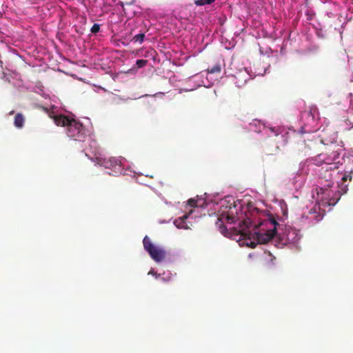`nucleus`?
<instances>
[{
  "label": "nucleus",
  "mask_w": 353,
  "mask_h": 353,
  "mask_svg": "<svg viewBox=\"0 0 353 353\" xmlns=\"http://www.w3.org/2000/svg\"><path fill=\"white\" fill-rule=\"evenodd\" d=\"M322 3H327V0H319Z\"/></svg>",
  "instance_id": "obj_35"
},
{
  "label": "nucleus",
  "mask_w": 353,
  "mask_h": 353,
  "mask_svg": "<svg viewBox=\"0 0 353 353\" xmlns=\"http://www.w3.org/2000/svg\"><path fill=\"white\" fill-rule=\"evenodd\" d=\"M25 122V118L21 113H17L14 119V125L15 127L18 128H21L23 127Z\"/></svg>",
  "instance_id": "obj_22"
},
{
  "label": "nucleus",
  "mask_w": 353,
  "mask_h": 353,
  "mask_svg": "<svg viewBox=\"0 0 353 353\" xmlns=\"http://www.w3.org/2000/svg\"><path fill=\"white\" fill-rule=\"evenodd\" d=\"M158 196L161 199V201H164V203L167 205H170V203H169L168 201H167L164 198L163 196L161 195V194H158Z\"/></svg>",
  "instance_id": "obj_31"
},
{
  "label": "nucleus",
  "mask_w": 353,
  "mask_h": 353,
  "mask_svg": "<svg viewBox=\"0 0 353 353\" xmlns=\"http://www.w3.org/2000/svg\"><path fill=\"white\" fill-rule=\"evenodd\" d=\"M323 124L321 132H323L321 135V143L323 145H332L336 143V139L338 134L331 128H327L328 127V121L325 118L323 119Z\"/></svg>",
  "instance_id": "obj_15"
},
{
  "label": "nucleus",
  "mask_w": 353,
  "mask_h": 353,
  "mask_svg": "<svg viewBox=\"0 0 353 353\" xmlns=\"http://www.w3.org/2000/svg\"><path fill=\"white\" fill-rule=\"evenodd\" d=\"M103 164L107 168L117 169V166H121V161L115 157H110L108 159H105Z\"/></svg>",
  "instance_id": "obj_20"
},
{
  "label": "nucleus",
  "mask_w": 353,
  "mask_h": 353,
  "mask_svg": "<svg viewBox=\"0 0 353 353\" xmlns=\"http://www.w3.org/2000/svg\"><path fill=\"white\" fill-rule=\"evenodd\" d=\"M345 24V23H343L341 25V28H344Z\"/></svg>",
  "instance_id": "obj_37"
},
{
  "label": "nucleus",
  "mask_w": 353,
  "mask_h": 353,
  "mask_svg": "<svg viewBox=\"0 0 353 353\" xmlns=\"http://www.w3.org/2000/svg\"><path fill=\"white\" fill-rule=\"evenodd\" d=\"M222 69V63L221 61H218L214 65L209 67L207 70L205 71L208 72V74L210 75L211 77H216V80L218 79L219 75L221 74Z\"/></svg>",
  "instance_id": "obj_18"
},
{
  "label": "nucleus",
  "mask_w": 353,
  "mask_h": 353,
  "mask_svg": "<svg viewBox=\"0 0 353 353\" xmlns=\"http://www.w3.org/2000/svg\"><path fill=\"white\" fill-rule=\"evenodd\" d=\"M186 7L181 8L179 11L174 10V15L156 13V30L165 28L163 32L169 30L172 34H177L186 29L189 24L190 13L187 12Z\"/></svg>",
  "instance_id": "obj_6"
},
{
  "label": "nucleus",
  "mask_w": 353,
  "mask_h": 353,
  "mask_svg": "<svg viewBox=\"0 0 353 353\" xmlns=\"http://www.w3.org/2000/svg\"><path fill=\"white\" fill-rule=\"evenodd\" d=\"M269 63L263 65V68H257L254 66V70L252 68H243L236 72L234 77L235 79V85L238 88H241L251 79L256 76H263L267 73L269 68Z\"/></svg>",
  "instance_id": "obj_12"
},
{
  "label": "nucleus",
  "mask_w": 353,
  "mask_h": 353,
  "mask_svg": "<svg viewBox=\"0 0 353 353\" xmlns=\"http://www.w3.org/2000/svg\"><path fill=\"white\" fill-rule=\"evenodd\" d=\"M260 52L261 54H265L268 53V51L263 52V49L260 48Z\"/></svg>",
  "instance_id": "obj_34"
},
{
  "label": "nucleus",
  "mask_w": 353,
  "mask_h": 353,
  "mask_svg": "<svg viewBox=\"0 0 353 353\" xmlns=\"http://www.w3.org/2000/svg\"><path fill=\"white\" fill-rule=\"evenodd\" d=\"M215 0H196L194 3L198 6L209 5L214 2Z\"/></svg>",
  "instance_id": "obj_26"
},
{
  "label": "nucleus",
  "mask_w": 353,
  "mask_h": 353,
  "mask_svg": "<svg viewBox=\"0 0 353 353\" xmlns=\"http://www.w3.org/2000/svg\"><path fill=\"white\" fill-rule=\"evenodd\" d=\"M353 168L347 167L345 172H326L321 174L314 185L311 194L313 201L318 208L330 212L340 200L341 196L347 193L349 182L352 180Z\"/></svg>",
  "instance_id": "obj_3"
},
{
  "label": "nucleus",
  "mask_w": 353,
  "mask_h": 353,
  "mask_svg": "<svg viewBox=\"0 0 353 353\" xmlns=\"http://www.w3.org/2000/svg\"><path fill=\"white\" fill-rule=\"evenodd\" d=\"M43 109L48 114L49 117L53 119L54 123H55V120L57 118H59L60 117H65L63 114L56 115V114H54V112L53 111H50L47 108L43 107Z\"/></svg>",
  "instance_id": "obj_24"
},
{
  "label": "nucleus",
  "mask_w": 353,
  "mask_h": 353,
  "mask_svg": "<svg viewBox=\"0 0 353 353\" xmlns=\"http://www.w3.org/2000/svg\"><path fill=\"white\" fill-rule=\"evenodd\" d=\"M159 223H163V221H161V220H159Z\"/></svg>",
  "instance_id": "obj_38"
},
{
  "label": "nucleus",
  "mask_w": 353,
  "mask_h": 353,
  "mask_svg": "<svg viewBox=\"0 0 353 353\" xmlns=\"http://www.w3.org/2000/svg\"><path fill=\"white\" fill-rule=\"evenodd\" d=\"M216 81V77H211L208 74V72L203 70L189 77L186 82L187 88L181 89L179 93H181L183 91H193L201 86L210 88Z\"/></svg>",
  "instance_id": "obj_11"
},
{
  "label": "nucleus",
  "mask_w": 353,
  "mask_h": 353,
  "mask_svg": "<svg viewBox=\"0 0 353 353\" xmlns=\"http://www.w3.org/2000/svg\"><path fill=\"white\" fill-rule=\"evenodd\" d=\"M143 243L145 250L149 252L151 258L154 259V246L148 236L144 237Z\"/></svg>",
  "instance_id": "obj_19"
},
{
  "label": "nucleus",
  "mask_w": 353,
  "mask_h": 353,
  "mask_svg": "<svg viewBox=\"0 0 353 353\" xmlns=\"http://www.w3.org/2000/svg\"><path fill=\"white\" fill-rule=\"evenodd\" d=\"M13 113H14V111L12 110V111H11L9 114H12Z\"/></svg>",
  "instance_id": "obj_39"
},
{
  "label": "nucleus",
  "mask_w": 353,
  "mask_h": 353,
  "mask_svg": "<svg viewBox=\"0 0 353 353\" xmlns=\"http://www.w3.org/2000/svg\"><path fill=\"white\" fill-rule=\"evenodd\" d=\"M329 18H333L335 17V14L332 12H327L325 14Z\"/></svg>",
  "instance_id": "obj_32"
},
{
  "label": "nucleus",
  "mask_w": 353,
  "mask_h": 353,
  "mask_svg": "<svg viewBox=\"0 0 353 353\" xmlns=\"http://www.w3.org/2000/svg\"><path fill=\"white\" fill-rule=\"evenodd\" d=\"M57 126L66 127L68 136L74 141H83L86 137V130L83 124L68 117H60L55 120Z\"/></svg>",
  "instance_id": "obj_10"
},
{
  "label": "nucleus",
  "mask_w": 353,
  "mask_h": 353,
  "mask_svg": "<svg viewBox=\"0 0 353 353\" xmlns=\"http://www.w3.org/2000/svg\"><path fill=\"white\" fill-rule=\"evenodd\" d=\"M344 150L339 149L338 150L334 151L332 154H324V165L325 167L322 168L325 169L326 172H333L334 170L336 172H339L336 168H338L339 164L344 163L342 161V157H341V152H343Z\"/></svg>",
  "instance_id": "obj_14"
},
{
  "label": "nucleus",
  "mask_w": 353,
  "mask_h": 353,
  "mask_svg": "<svg viewBox=\"0 0 353 353\" xmlns=\"http://www.w3.org/2000/svg\"><path fill=\"white\" fill-rule=\"evenodd\" d=\"M221 43L227 50H231L234 48L236 41L234 39H228L224 37H221Z\"/></svg>",
  "instance_id": "obj_21"
},
{
  "label": "nucleus",
  "mask_w": 353,
  "mask_h": 353,
  "mask_svg": "<svg viewBox=\"0 0 353 353\" xmlns=\"http://www.w3.org/2000/svg\"><path fill=\"white\" fill-rule=\"evenodd\" d=\"M240 200L242 214L239 216L234 226L239 236L236 242L240 246L254 248L271 241L279 248L299 249L303 235L299 229L284 223L288 217V210L283 200L279 201L270 209L261 208L259 205H263V201Z\"/></svg>",
  "instance_id": "obj_1"
},
{
  "label": "nucleus",
  "mask_w": 353,
  "mask_h": 353,
  "mask_svg": "<svg viewBox=\"0 0 353 353\" xmlns=\"http://www.w3.org/2000/svg\"><path fill=\"white\" fill-rule=\"evenodd\" d=\"M148 274H152V275H154V269H151L149 272H148Z\"/></svg>",
  "instance_id": "obj_33"
},
{
  "label": "nucleus",
  "mask_w": 353,
  "mask_h": 353,
  "mask_svg": "<svg viewBox=\"0 0 353 353\" xmlns=\"http://www.w3.org/2000/svg\"><path fill=\"white\" fill-rule=\"evenodd\" d=\"M241 200L235 199L232 196H226L221 199L219 194H205L204 197L197 196L196 198L190 199L188 201V205L194 209L174 219L173 223L179 229L188 230L190 229L189 225H192V219L205 216L206 212L209 216L216 213V227L223 236H229L230 232L225 225L234 230L236 220L239 214H241Z\"/></svg>",
  "instance_id": "obj_2"
},
{
  "label": "nucleus",
  "mask_w": 353,
  "mask_h": 353,
  "mask_svg": "<svg viewBox=\"0 0 353 353\" xmlns=\"http://www.w3.org/2000/svg\"><path fill=\"white\" fill-rule=\"evenodd\" d=\"M165 94H167V99L168 100H170L174 97L175 92H174V90H173V91L169 90L166 92H156L155 96H156V98H160V97L161 98Z\"/></svg>",
  "instance_id": "obj_23"
},
{
  "label": "nucleus",
  "mask_w": 353,
  "mask_h": 353,
  "mask_svg": "<svg viewBox=\"0 0 353 353\" xmlns=\"http://www.w3.org/2000/svg\"><path fill=\"white\" fill-rule=\"evenodd\" d=\"M243 128L264 137H274L276 148L284 146L288 143L291 130L285 125L274 124L259 119H252Z\"/></svg>",
  "instance_id": "obj_5"
},
{
  "label": "nucleus",
  "mask_w": 353,
  "mask_h": 353,
  "mask_svg": "<svg viewBox=\"0 0 353 353\" xmlns=\"http://www.w3.org/2000/svg\"><path fill=\"white\" fill-rule=\"evenodd\" d=\"M100 30V26L97 23H94L90 29L92 33L96 34Z\"/></svg>",
  "instance_id": "obj_29"
},
{
  "label": "nucleus",
  "mask_w": 353,
  "mask_h": 353,
  "mask_svg": "<svg viewBox=\"0 0 353 353\" xmlns=\"http://www.w3.org/2000/svg\"><path fill=\"white\" fill-rule=\"evenodd\" d=\"M147 60L138 59L136 62V65H137L138 68H143L147 64Z\"/></svg>",
  "instance_id": "obj_28"
},
{
  "label": "nucleus",
  "mask_w": 353,
  "mask_h": 353,
  "mask_svg": "<svg viewBox=\"0 0 353 353\" xmlns=\"http://www.w3.org/2000/svg\"><path fill=\"white\" fill-rule=\"evenodd\" d=\"M265 37L272 39L273 40H275L276 39V32H272L270 34L266 33Z\"/></svg>",
  "instance_id": "obj_30"
},
{
  "label": "nucleus",
  "mask_w": 353,
  "mask_h": 353,
  "mask_svg": "<svg viewBox=\"0 0 353 353\" xmlns=\"http://www.w3.org/2000/svg\"><path fill=\"white\" fill-rule=\"evenodd\" d=\"M176 260V255L170 249L156 245V279L168 282L172 279L176 274L170 270H164L163 268L172 264Z\"/></svg>",
  "instance_id": "obj_7"
},
{
  "label": "nucleus",
  "mask_w": 353,
  "mask_h": 353,
  "mask_svg": "<svg viewBox=\"0 0 353 353\" xmlns=\"http://www.w3.org/2000/svg\"><path fill=\"white\" fill-rule=\"evenodd\" d=\"M321 121L318 108L315 106L311 107L309 111H304L301 114L299 133H312L320 130L323 127V125H319V122Z\"/></svg>",
  "instance_id": "obj_9"
},
{
  "label": "nucleus",
  "mask_w": 353,
  "mask_h": 353,
  "mask_svg": "<svg viewBox=\"0 0 353 353\" xmlns=\"http://www.w3.org/2000/svg\"><path fill=\"white\" fill-rule=\"evenodd\" d=\"M0 63H2V61H0Z\"/></svg>",
  "instance_id": "obj_41"
},
{
  "label": "nucleus",
  "mask_w": 353,
  "mask_h": 353,
  "mask_svg": "<svg viewBox=\"0 0 353 353\" xmlns=\"http://www.w3.org/2000/svg\"><path fill=\"white\" fill-rule=\"evenodd\" d=\"M281 54H283V47H281Z\"/></svg>",
  "instance_id": "obj_36"
},
{
  "label": "nucleus",
  "mask_w": 353,
  "mask_h": 353,
  "mask_svg": "<svg viewBox=\"0 0 353 353\" xmlns=\"http://www.w3.org/2000/svg\"><path fill=\"white\" fill-rule=\"evenodd\" d=\"M325 213V212L319 209L318 206L312 202L296 213L294 223L302 228H307L321 221Z\"/></svg>",
  "instance_id": "obj_8"
},
{
  "label": "nucleus",
  "mask_w": 353,
  "mask_h": 353,
  "mask_svg": "<svg viewBox=\"0 0 353 353\" xmlns=\"http://www.w3.org/2000/svg\"><path fill=\"white\" fill-rule=\"evenodd\" d=\"M305 15L307 16V21H312L314 16V12L312 10H307L305 12Z\"/></svg>",
  "instance_id": "obj_27"
},
{
  "label": "nucleus",
  "mask_w": 353,
  "mask_h": 353,
  "mask_svg": "<svg viewBox=\"0 0 353 353\" xmlns=\"http://www.w3.org/2000/svg\"><path fill=\"white\" fill-rule=\"evenodd\" d=\"M144 37H145V34H142V33L141 34H136L135 36L133 37L132 41L134 43H141L143 41Z\"/></svg>",
  "instance_id": "obj_25"
},
{
  "label": "nucleus",
  "mask_w": 353,
  "mask_h": 353,
  "mask_svg": "<svg viewBox=\"0 0 353 353\" xmlns=\"http://www.w3.org/2000/svg\"><path fill=\"white\" fill-rule=\"evenodd\" d=\"M248 256L252 257V254H250Z\"/></svg>",
  "instance_id": "obj_40"
},
{
  "label": "nucleus",
  "mask_w": 353,
  "mask_h": 353,
  "mask_svg": "<svg viewBox=\"0 0 353 353\" xmlns=\"http://www.w3.org/2000/svg\"><path fill=\"white\" fill-rule=\"evenodd\" d=\"M188 58L184 52L177 48H172L164 41L159 42L156 47V74L161 77L158 81L168 79V82L172 84L176 76L170 70L171 65H183Z\"/></svg>",
  "instance_id": "obj_4"
},
{
  "label": "nucleus",
  "mask_w": 353,
  "mask_h": 353,
  "mask_svg": "<svg viewBox=\"0 0 353 353\" xmlns=\"http://www.w3.org/2000/svg\"><path fill=\"white\" fill-rule=\"evenodd\" d=\"M347 99L350 102V107L347 110V118L345 121L344 129L347 130H353V94L349 93Z\"/></svg>",
  "instance_id": "obj_16"
},
{
  "label": "nucleus",
  "mask_w": 353,
  "mask_h": 353,
  "mask_svg": "<svg viewBox=\"0 0 353 353\" xmlns=\"http://www.w3.org/2000/svg\"><path fill=\"white\" fill-rule=\"evenodd\" d=\"M323 157H324V154H323V153L319 154L316 155V157L307 159L305 163H301L303 164V166L305 164H307L308 165H315L317 166H323V165H324V159H323Z\"/></svg>",
  "instance_id": "obj_17"
},
{
  "label": "nucleus",
  "mask_w": 353,
  "mask_h": 353,
  "mask_svg": "<svg viewBox=\"0 0 353 353\" xmlns=\"http://www.w3.org/2000/svg\"><path fill=\"white\" fill-rule=\"evenodd\" d=\"M307 179V172L304 171L303 164L300 163L299 170L290 179V188L294 190L293 195L299 198V192L303 188Z\"/></svg>",
  "instance_id": "obj_13"
}]
</instances>
